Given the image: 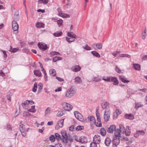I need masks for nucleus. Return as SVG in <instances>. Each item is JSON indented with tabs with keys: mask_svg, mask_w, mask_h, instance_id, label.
I'll return each instance as SVG.
<instances>
[{
	"mask_svg": "<svg viewBox=\"0 0 147 147\" xmlns=\"http://www.w3.org/2000/svg\"><path fill=\"white\" fill-rule=\"evenodd\" d=\"M62 141L64 143H68V141L70 142H72L73 141V139L72 137L69 134H67L66 131L65 130H63L61 131Z\"/></svg>",
	"mask_w": 147,
	"mask_h": 147,
	"instance_id": "1",
	"label": "nucleus"
},
{
	"mask_svg": "<svg viewBox=\"0 0 147 147\" xmlns=\"http://www.w3.org/2000/svg\"><path fill=\"white\" fill-rule=\"evenodd\" d=\"M12 26L13 29V33L15 34L18 33L19 28V25L17 22L15 20L12 21Z\"/></svg>",
	"mask_w": 147,
	"mask_h": 147,
	"instance_id": "2",
	"label": "nucleus"
},
{
	"mask_svg": "<svg viewBox=\"0 0 147 147\" xmlns=\"http://www.w3.org/2000/svg\"><path fill=\"white\" fill-rule=\"evenodd\" d=\"M75 92L73 88L71 87L67 91L65 96L66 97L70 98L75 94Z\"/></svg>",
	"mask_w": 147,
	"mask_h": 147,
	"instance_id": "3",
	"label": "nucleus"
},
{
	"mask_svg": "<svg viewBox=\"0 0 147 147\" xmlns=\"http://www.w3.org/2000/svg\"><path fill=\"white\" fill-rule=\"evenodd\" d=\"M62 105L63 108L66 111H70L73 108L71 104L66 102H63Z\"/></svg>",
	"mask_w": 147,
	"mask_h": 147,
	"instance_id": "4",
	"label": "nucleus"
},
{
	"mask_svg": "<svg viewBox=\"0 0 147 147\" xmlns=\"http://www.w3.org/2000/svg\"><path fill=\"white\" fill-rule=\"evenodd\" d=\"M101 106L103 109H105V111H110L109 109V103L107 102H103L101 104Z\"/></svg>",
	"mask_w": 147,
	"mask_h": 147,
	"instance_id": "5",
	"label": "nucleus"
},
{
	"mask_svg": "<svg viewBox=\"0 0 147 147\" xmlns=\"http://www.w3.org/2000/svg\"><path fill=\"white\" fill-rule=\"evenodd\" d=\"M74 115L76 118L81 121H83V117L81 114L78 111L74 112Z\"/></svg>",
	"mask_w": 147,
	"mask_h": 147,
	"instance_id": "6",
	"label": "nucleus"
},
{
	"mask_svg": "<svg viewBox=\"0 0 147 147\" xmlns=\"http://www.w3.org/2000/svg\"><path fill=\"white\" fill-rule=\"evenodd\" d=\"M64 119H62L58 121L55 126L56 129H58L59 128H61L63 127Z\"/></svg>",
	"mask_w": 147,
	"mask_h": 147,
	"instance_id": "7",
	"label": "nucleus"
},
{
	"mask_svg": "<svg viewBox=\"0 0 147 147\" xmlns=\"http://www.w3.org/2000/svg\"><path fill=\"white\" fill-rule=\"evenodd\" d=\"M88 121H90L92 124H96L95 118L93 115L89 116L88 117Z\"/></svg>",
	"mask_w": 147,
	"mask_h": 147,
	"instance_id": "8",
	"label": "nucleus"
},
{
	"mask_svg": "<svg viewBox=\"0 0 147 147\" xmlns=\"http://www.w3.org/2000/svg\"><path fill=\"white\" fill-rule=\"evenodd\" d=\"M110 111H105L104 118L105 121H108L110 118Z\"/></svg>",
	"mask_w": 147,
	"mask_h": 147,
	"instance_id": "9",
	"label": "nucleus"
},
{
	"mask_svg": "<svg viewBox=\"0 0 147 147\" xmlns=\"http://www.w3.org/2000/svg\"><path fill=\"white\" fill-rule=\"evenodd\" d=\"M100 137L98 135H95L93 138V142L99 144L100 142Z\"/></svg>",
	"mask_w": 147,
	"mask_h": 147,
	"instance_id": "10",
	"label": "nucleus"
},
{
	"mask_svg": "<svg viewBox=\"0 0 147 147\" xmlns=\"http://www.w3.org/2000/svg\"><path fill=\"white\" fill-rule=\"evenodd\" d=\"M38 46L40 49L43 51H45L48 48V47L46 45H44L43 44H40V42H39L38 43Z\"/></svg>",
	"mask_w": 147,
	"mask_h": 147,
	"instance_id": "11",
	"label": "nucleus"
},
{
	"mask_svg": "<svg viewBox=\"0 0 147 147\" xmlns=\"http://www.w3.org/2000/svg\"><path fill=\"white\" fill-rule=\"evenodd\" d=\"M116 129V127L115 125H111L108 129L107 131L109 133H113L115 130Z\"/></svg>",
	"mask_w": 147,
	"mask_h": 147,
	"instance_id": "12",
	"label": "nucleus"
},
{
	"mask_svg": "<svg viewBox=\"0 0 147 147\" xmlns=\"http://www.w3.org/2000/svg\"><path fill=\"white\" fill-rule=\"evenodd\" d=\"M120 141L119 138L116 137H113L112 140L113 144H116L119 145L120 143Z\"/></svg>",
	"mask_w": 147,
	"mask_h": 147,
	"instance_id": "13",
	"label": "nucleus"
},
{
	"mask_svg": "<svg viewBox=\"0 0 147 147\" xmlns=\"http://www.w3.org/2000/svg\"><path fill=\"white\" fill-rule=\"evenodd\" d=\"M81 67L78 65L73 66L71 68V70L74 72H77L81 69Z\"/></svg>",
	"mask_w": 147,
	"mask_h": 147,
	"instance_id": "14",
	"label": "nucleus"
},
{
	"mask_svg": "<svg viewBox=\"0 0 147 147\" xmlns=\"http://www.w3.org/2000/svg\"><path fill=\"white\" fill-rule=\"evenodd\" d=\"M59 16L62 17L63 18H69L70 16L69 14L63 13L61 11L59 12L58 13Z\"/></svg>",
	"mask_w": 147,
	"mask_h": 147,
	"instance_id": "15",
	"label": "nucleus"
},
{
	"mask_svg": "<svg viewBox=\"0 0 147 147\" xmlns=\"http://www.w3.org/2000/svg\"><path fill=\"white\" fill-rule=\"evenodd\" d=\"M111 141L110 138L109 137H107L105 140V144L107 146H109L111 143Z\"/></svg>",
	"mask_w": 147,
	"mask_h": 147,
	"instance_id": "16",
	"label": "nucleus"
},
{
	"mask_svg": "<svg viewBox=\"0 0 147 147\" xmlns=\"http://www.w3.org/2000/svg\"><path fill=\"white\" fill-rule=\"evenodd\" d=\"M111 82H114L113 85H117L118 84L119 82L116 78L111 77Z\"/></svg>",
	"mask_w": 147,
	"mask_h": 147,
	"instance_id": "17",
	"label": "nucleus"
},
{
	"mask_svg": "<svg viewBox=\"0 0 147 147\" xmlns=\"http://www.w3.org/2000/svg\"><path fill=\"white\" fill-rule=\"evenodd\" d=\"M125 118L130 120H132L134 118V115L131 114H127L125 115Z\"/></svg>",
	"mask_w": 147,
	"mask_h": 147,
	"instance_id": "18",
	"label": "nucleus"
},
{
	"mask_svg": "<svg viewBox=\"0 0 147 147\" xmlns=\"http://www.w3.org/2000/svg\"><path fill=\"white\" fill-rule=\"evenodd\" d=\"M120 80L123 82L127 83L129 82V81L126 80V78L123 76H120L119 77Z\"/></svg>",
	"mask_w": 147,
	"mask_h": 147,
	"instance_id": "19",
	"label": "nucleus"
},
{
	"mask_svg": "<svg viewBox=\"0 0 147 147\" xmlns=\"http://www.w3.org/2000/svg\"><path fill=\"white\" fill-rule=\"evenodd\" d=\"M114 131H115L114 133L115 136L114 137H119L121 135L120 132H121V131L119 129H116Z\"/></svg>",
	"mask_w": 147,
	"mask_h": 147,
	"instance_id": "20",
	"label": "nucleus"
},
{
	"mask_svg": "<svg viewBox=\"0 0 147 147\" xmlns=\"http://www.w3.org/2000/svg\"><path fill=\"white\" fill-rule=\"evenodd\" d=\"M133 67L136 70L139 71L140 70V66L138 64H133Z\"/></svg>",
	"mask_w": 147,
	"mask_h": 147,
	"instance_id": "21",
	"label": "nucleus"
},
{
	"mask_svg": "<svg viewBox=\"0 0 147 147\" xmlns=\"http://www.w3.org/2000/svg\"><path fill=\"white\" fill-rule=\"evenodd\" d=\"M107 131L104 128H101L100 130V133L102 136H105L106 134Z\"/></svg>",
	"mask_w": 147,
	"mask_h": 147,
	"instance_id": "22",
	"label": "nucleus"
},
{
	"mask_svg": "<svg viewBox=\"0 0 147 147\" xmlns=\"http://www.w3.org/2000/svg\"><path fill=\"white\" fill-rule=\"evenodd\" d=\"M34 74L36 76L41 77L42 76V74L40 71L39 70H35L34 71Z\"/></svg>",
	"mask_w": 147,
	"mask_h": 147,
	"instance_id": "23",
	"label": "nucleus"
},
{
	"mask_svg": "<svg viewBox=\"0 0 147 147\" xmlns=\"http://www.w3.org/2000/svg\"><path fill=\"white\" fill-rule=\"evenodd\" d=\"M67 36L69 37L74 38H76L77 37L76 35L73 33L72 32H68L67 33Z\"/></svg>",
	"mask_w": 147,
	"mask_h": 147,
	"instance_id": "24",
	"label": "nucleus"
},
{
	"mask_svg": "<svg viewBox=\"0 0 147 147\" xmlns=\"http://www.w3.org/2000/svg\"><path fill=\"white\" fill-rule=\"evenodd\" d=\"M38 93H39L41 92L42 91V89L43 85L42 84L40 83L38 84Z\"/></svg>",
	"mask_w": 147,
	"mask_h": 147,
	"instance_id": "25",
	"label": "nucleus"
},
{
	"mask_svg": "<svg viewBox=\"0 0 147 147\" xmlns=\"http://www.w3.org/2000/svg\"><path fill=\"white\" fill-rule=\"evenodd\" d=\"M63 33L62 32H56L53 33V35L55 37H59L61 36Z\"/></svg>",
	"mask_w": 147,
	"mask_h": 147,
	"instance_id": "26",
	"label": "nucleus"
},
{
	"mask_svg": "<svg viewBox=\"0 0 147 147\" xmlns=\"http://www.w3.org/2000/svg\"><path fill=\"white\" fill-rule=\"evenodd\" d=\"M74 80H75V82L78 84H80L82 82V80L81 78L78 76L76 77Z\"/></svg>",
	"mask_w": 147,
	"mask_h": 147,
	"instance_id": "27",
	"label": "nucleus"
},
{
	"mask_svg": "<svg viewBox=\"0 0 147 147\" xmlns=\"http://www.w3.org/2000/svg\"><path fill=\"white\" fill-rule=\"evenodd\" d=\"M55 138L57 140L59 141L60 140H62V138L60 135L58 133H56L55 134Z\"/></svg>",
	"mask_w": 147,
	"mask_h": 147,
	"instance_id": "28",
	"label": "nucleus"
},
{
	"mask_svg": "<svg viewBox=\"0 0 147 147\" xmlns=\"http://www.w3.org/2000/svg\"><path fill=\"white\" fill-rule=\"evenodd\" d=\"M10 49L9 50V51L11 52H12L13 53H15L16 52L18 51L19 50V49L18 48H14L12 49V47L11 46H10Z\"/></svg>",
	"mask_w": 147,
	"mask_h": 147,
	"instance_id": "29",
	"label": "nucleus"
},
{
	"mask_svg": "<svg viewBox=\"0 0 147 147\" xmlns=\"http://www.w3.org/2000/svg\"><path fill=\"white\" fill-rule=\"evenodd\" d=\"M44 25V24L42 22H38L36 24V27L38 28H43Z\"/></svg>",
	"mask_w": 147,
	"mask_h": 147,
	"instance_id": "30",
	"label": "nucleus"
},
{
	"mask_svg": "<svg viewBox=\"0 0 147 147\" xmlns=\"http://www.w3.org/2000/svg\"><path fill=\"white\" fill-rule=\"evenodd\" d=\"M126 129V130L125 131V135L127 136H129L130 135V134L131 133L130 131L127 130V129H128L129 130H130L129 129V126H127V127Z\"/></svg>",
	"mask_w": 147,
	"mask_h": 147,
	"instance_id": "31",
	"label": "nucleus"
},
{
	"mask_svg": "<svg viewBox=\"0 0 147 147\" xmlns=\"http://www.w3.org/2000/svg\"><path fill=\"white\" fill-rule=\"evenodd\" d=\"M91 53L94 56L98 57H100V55L98 53L95 51H91Z\"/></svg>",
	"mask_w": 147,
	"mask_h": 147,
	"instance_id": "32",
	"label": "nucleus"
},
{
	"mask_svg": "<svg viewBox=\"0 0 147 147\" xmlns=\"http://www.w3.org/2000/svg\"><path fill=\"white\" fill-rule=\"evenodd\" d=\"M75 39L73 38H71L68 37H66V40L70 43L74 41L75 40Z\"/></svg>",
	"mask_w": 147,
	"mask_h": 147,
	"instance_id": "33",
	"label": "nucleus"
},
{
	"mask_svg": "<svg viewBox=\"0 0 147 147\" xmlns=\"http://www.w3.org/2000/svg\"><path fill=\"white\" fill-rule=\"evenodd\" d=\"M60 53L57 51H52L50 53L49 55L51 57L55 55H59Z\"/></svg>",
	"mask_w": 147,
	"mask_h": 147,
	"instance_id": "34",
	"label": "nucleus"
},
{
	"mask_svg": "<svg viewBox=\"0 0 147 147\" xmlns=\"http://www.w3.org/2000/svg\"><path fill=\"white\" fill-rule=\"evenodd\" d=\"M119 126L120 128V129H119L121 131V133H124L125 130V128L123 125L122 124H120Z\"/></svg>",
	"mask_w": 147,
	"mask_h": 147,
	"instance_id": "35",
	"label": "nucleus"
},
{
	"mask_svg": "<svg viewBox=\"0 0 147 147\" xmlns=\"http://www.w3.org/2000/svg\"><path fill=\"white\" fill-rule=\"evenodd\" d=\"M49 73L53 76H55L56 75V73L55 70L53 69H51L49 71Z\"/></svg>",
	"mask_w": 147,
	"mask_h": 147,
	"instance_id": "36",
	"label": "nucleus"
},
{
	"mask_svg": "<svg viewBox=\"0 0 147 147\" xmlns=\"http://www.w3.org/2000/svg\"><path fill=\"white\" fill-rule=\"evenodd\" d=\"M20 129L21 131H25V129L24 125L21 123L20 124Z\"/></svg>",
	"mask_w": 147,
	"mask_h": 147,
	"instance_id": "37",
	"label": "nucleus"
},
{
	"mask_svg": "<svg viewBox=\"0 0 147 147\" xmlns=\"http://www.w3.org/2000/svg\"><path fill=\"white\" fill-rule=\"evenodd\" d=\"M94 45H96V46L97 47L98 49H100L102 48V44L99 43L98 44H93Z\"/></svg>",
	"mask_w": 147,
	"mask_h": 147,
	"instance_id": "38",
	"label": "nucleus"
},
{
	"mask_svg": "<svg viewBox=\"0 0 147 147\" xmlns=\"http://www.w3.org/2000/svg\"><path fill=\"white\" fill-rule=\"evenodd\" d=\"M142 38L144 40L146 38V30L145 29L144 30V32H143L142 34Z\"/></svg>",
	"mask_w": 147,
	"mask_h": 147,
	"instance_id": "39",
	"label": "nucleus"
},
{
	"mask_svg": "<svg viewBox=\"0 0 147 147\" xmlns=\"http://www.w3.org/2000/svg\"><path fill=\"white\" fill-rule=\"evenodd\" d=\"M49 0H38V2L40 3L46 4L48 3Z\"/></svg>",
	"mask_w": 147,
	"mask_h": 147,
	"instance_id": "40",
	"label": "nucleus"
},
{
	"mask_svg": "<svg viewBox=\"0 0 147 147\" xmlns=\"http://www.w3.org/2000/svg\"><path fill=\"white\" fill-rule=\"evenodd\" d=\"M92 80L96 82H98L100 81V79L99 76H98L96 77H93V78H92Z\"/></svg>",
	"mask_w": 147,
	"mask_h": 147,
	"instance_id": "41",
	"label": "nucleus"
},
{
	"mask_svg": "<svg viewBox=\"0 0 147 147\" xmlns=\"http://www.w3.org/2000/svg\"><path fill=\"white\" fill-rule=\"evenodd\" d=\"M137 133L138 134L139 136H143L145 134V132L142 130H138L137 131Z\"/></svg>",
	"mask_w": 147,
	"mask_h": 147,
	"instance_id": "42",
	"label": "nucleus"
},
{
	"mask_svg": "<svg viewBox=\"0 0 147 147\" xmlns=\"http://www.w3.org/2000/svg\"><path fill=\"white\" fill-rule=\"evenodd\" d=\"M57 22L58 26L59 27L61 26L63 23V20L61 19L58 20Z\"/></svg>",
	"mask_w": 147,
	"mask_h": 147,
	"instance_id": "43",
	"label": "nucleus"
},
{
	"mask_svg": "<svg viewBox=\"0 0 147 147\" xmlns=\"http://www.w3.org/2000/svg\"><path fill=\"white\" fill-rule=\"evenodd\" d=\"M111 77H107L106 78H105V76H104L102 78V79L103 80H104L105 81L108 82H111Z\"/></svg>",
	"mask_w": 147,
	"mask_h": 147,
	"instance_id": "44",
	"label": "nucleus"
},
{
	"mask_svg": "<svg viewBox=\"0 0 147 147\" xmlns=\"http://www.w3.org/2000/svg\"><path fill=\"white\" fill-rule=\"evenodd\" d=\"M143 105L141 104L140 103H135V108L137 109H138L142 107Z\"/></svg>",
	"mask_w": 147,
	"mask_h": 147,
	"instance_id": "45",
	"label": "nucleus"
},
{
	"mask_svg": "<svg viewBox=\"0 0 147 147\" xmlns=\"http://www.w3.org/2000/svg\"><path fill=\"white\" fill-rule=\"evenodd\" d=\"M50 140L52 142H54L55 141V137L54 135H51L49 137Z\"/></svg>",
	"mask_w": 147,
	"mask_h": 147,
	"instance_id": "46",
	"label": "nucleus"
},
{
	"mask_svg": "<svg viewBox=\"0 0 147 147\" xmlns=\"http://www.w3.org/2000/svg\"><path fill=\"white\" fill-rule=\"evenodd\" d=\"M31 115L30 113L28 112H24L23 113V117H26L27 116H29Z\"/></svg>",
	"mask_w": 147,
	"mask_h": 147,
	"instance_id": "47",
	"label": "nucleus"
},
{
	"mask_svg": "<svg viewBox=\"0 0 147 147\" xmlns=\"http://www.w3.org/2000/svg\"><path fill=\"white\" fill-rule=\"evenodd\" d=\"M83 48L87 50H91V48L87 45H86L83 47Z\"/></svg>",
	"mask_w": 147,
	"mask_h": 147,
	"instance_id": "48",
	"label": "nucleus"
},
{
	"mask_svg": "<svg viewBox=\"0 0 147 147\" xmlns=\"http://www.w3.org/2000/svg\"><path fill=\"white\" fill-rule=\"evenodd\" d=\"M90 147H97V144L93 142L90 144Z\"/></svg>",
	"mask_w": 147,
	"mask_h": 147,
	"instance_id": "49",
	"label": "nucleus"
},
{
	"mask_svg": "<svg viewBox=\"0 0 147 147\" xmlns=\"http://www.w3.org/2000/svg\"><path fill=\"white\" fill-rule=\"evenodd\" d=\"M84 127L82 126L78 125L76 128V130L78 131H81L83 129Z\"/></svg>",
	"mask_w": 147,
	"mask_h": 147,
	"instance_id": "50",
	"label": "nucleus"
},
{
	"mask_svg": "<svg viewBox=\"0 0 147 147\" xmlns=\"http://www.w3.org/2000/svg\"><path fill=\"white\" fill-rule=\"evenodd\" d=\"M64 115L62 111H59L57 113V115L58 117H61Z\"/></svg>",
	"mask_w": 147,
	"mask_h": 147,
	"instance_id": "51",
	"label": "nucleus"
},
{
	"mask_svg": "<svg viewBox=\"0 0 147 147\" xmlns=\"http://www.w3.org/2000/svg\"><path fill=\"white\" fill-rule=\"evenodd\" d=\"M51 110V108L50 107L47 108L45 111V113L46 115L49 114L50 113V111Z\"/></svg>",
	"mask_w": 147,
	"mask_h": 147,
	"instance_id": "52",
	"label": "nucleus"
},
{
	"mask_svg": "<svg viewBox=\"0 0 147 147\" xmlns=\"http://www.w3.org/2000/svg\"><path fill=\"white\" fill-rule=\"evenodd\" d=\"M120 57H127L128 58H130V55L127 54H121L120 55Z\"/></svg>",
	"mask_w": 147,
	"mask_h": 147,
	"instance_id": "53",
	"label": "nucleus"
},
{
	"mask_svg": "<svg viewBox=\"0 0 147 147\" xmlns=\"http://www.w3.org/2000/svg\"><path fill=\"white\" fill-rule=\"evenodd\" d=\"M96 126L97 127H101L102 126V124L101 122V121L100 122L98 121L97 123H96V124H95Z\"/></svg>",
	"mask_w": 147,
	"mask_h": 147,
	"instance_id": "54",
	"label": "nucleus"
},
{
	"mask_svg": "<svg viewBox=\"0 0 147 147\" xmlns=\"http://www.w3.org/2000/svg\"><path fill=\"white\" fill-rule=\"evenodd\" d=\"M115 70L118 73H120L121 72V70L117 66H116L115 67Z\"/></svg>",
	"mask_w": 147,
	"mask_h": 147,
	"instance_id": "55",
	"label": "nucleus"
},
{
	"mask_svg": "<svg viewBox=\"0 0 147 147\" xmlns=\"http://www.w3.org/2000/svg\"><path fill=\"white\" fill-rule=\"evenodd\" d=\"M96 116L97 118V121L98 122L100 121V118L99 115V113H96Z\"/></svg>",
	"mask_w": 147,
	"mask_h": 147,
	"instance_id": "56",
	"label": "nucleus"
},
{
	"mask_svg": "<svg viewBox=\"0 0 147 147\" xmlns=\"http://www.w3.org/2000/svg\"><path fill=\"white\" fill-rule=\"evenodd\" d=\"M26 102H28V105L30 104V105H32L34 104V102L32 100H26Z\"/></svg>",
	"mask_w": 147,
	"mask_h": 147,
	"instance_id": "57",
	"label": "nucleus"
},
{
	"mask_svg": "<svg viewBox=\"0 0 147 147\" xmlns=\"http://www.w3.org/2000/svg\"><path fill=\"white\" fill-rule=\"evenodd\" d=\"M23 51L24 52L28 53L29 52V50L26 48H24L23 49Z\"/></svg>",
	"mask_w": 147,
	"mask_h": 147,
	"instance_id": "58",
	"label": "nucleus"
},
{
	"mask_svg": "<svg viewBox=\"0 0 147 147\" xmlns=\"http://www.w3.org/2000/svg\"><path fill=\"white\" fill-rule=\"evenodd\" d=\"M14 18L16 20H18L19 19V15L18 14L17 15H16V14H15L14 15Z\"/></svg>",
	"mask_w": 147,
	"mask_h": 147,
	"instance_id": "59",
	"label": "nucleus"
},
{
	"mask_svg": "<svg viewBox=\"0 0 147 147\" xmlns=\"http://www.w3.org/2000/svg\"><path fill=\"white\" fill-rule=\"evenodd\" d=\"M58 59H57V56H55L53 58V60L54 62H55L58 61Z\"/></svg>",
	"mask_w": 147,
	"mask_h": 147,
	"instance_id": "60",
	"label": "nucleus"
},
{
	"mask_svg": "<svg viewBox=\"0 0 147 147\" xmlns=\"http://www.w3.org/2000/svg\"><path fill=\"white\" fill-rule=\"evenodd\" d=\"M75 140L77 142H82V140L80 139V138H78V137L76 138V137L75 138Z\"/></svg>",
	"mask_w": 147,
	"mask_h": 147,
	"instance_id": "61",
	"label": "nucleus"
},
{
	"mask_svg": "<svg viewBox=\"0 0 147 147\" xmlns=\"http://www.w3.org/2000/svg\"><path fill=\"white\" fill-rule=\"evenodd\" d=\"M2 51L4 55V57L5 58H6L7 57V55L6 54V51H5L2 50Z\"/></svg>",
	"mask_w": 147,
	"mask_h": 147,
	"instance_id": "62",
	"label": "nucleus"
},
{
	"mask_svg": "<svg viewBox=\"0 0 147 147\" xmlns=\"http://www.w3.org/2000/svg\"><path fill=\"white\" fill-rule=\"evenodd\" d=\"M37 11L38 12H41L42 13H44L45 12V9H38L37 10Z\"/></svg>",
	"mask_w": 147,
	"mask_h": 147,
	"instance_id": "63",
	"label": "nucleus"
},
{
	"mask_svg": "<svg viewBox=\"0 0 147 147\" xmlns=\"http://www.w3.org/2000/svg\"><path fill=\"white\" fill-rule=\"evenodd\" d=\"M27 104L28 105V102H26V101L24 102V103H22V105L24 107H25V106Z\"/></svg>",
	"mask_w": 147,
	"mask_h": 147,
	"instance_id": "64",
	"label": "nucleus"
}]
</instances>
